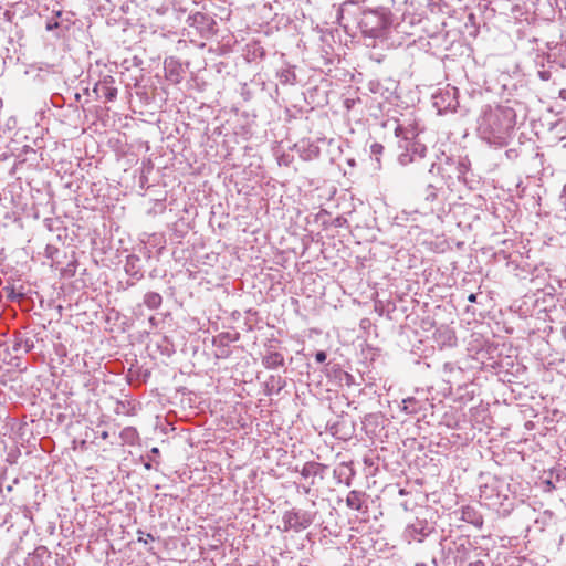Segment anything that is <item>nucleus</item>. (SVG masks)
<instances>
[{
  "label": "nucleus",
  "mask_w": 566,
  "mask_h": 566,
  "mask_svg": "<svg viewBox=\"0 0 566 566\" xmlns=\"http://www.w3.org/2000/svg\"><path fill=\"white\" fill-rule=\"evenodd\" d=\"M114 78L111 75H107L95 85L94 92L102 96L105 101L112 102L117 97L118 93L117 88L114 86Z\"/></svg>",
  "instance_id": "1"
},
{
  "label": "nucleus",
  "mask_w": 566,
  "mask_h": 566,
  "mask_svg": "<svg viewBox=\"0 0 566 566\" xmlns=\"http://www.w3.org/2000/svg\"><path fill=\"white\" fill-rule=\"evenodd\" d=\"M366 494L360 491L353 490L346 496V505L350 510L359 511L365 504Z\"/></svg>",
  "instance_id": "2"
},
{
  "label": "nucleus",
  "mask_w": 566,
  "mask_h": 566,
  "mask_svg": "<svg viewBox=\"0 0 566 566\" xmlns=\"http://www.w3.org/2000/svg\"><path fill=\"white\" fill-rule=\"evenodd\" d=\"M284 358L280 353H269L263 357V365L268 368H275L283 365Z\"/></svg>",
  "instance_id": "3"
},
{
  "label": "nucleus",
  "mask_w": 566,
  "mask_h": 566,
  "mask_svg": "<svg viewBox=\"0 0 566 566\" xmlns=\"http://www.w3.org/2000/svg\"><path fill=\"white\" fill-rule=\"evenodd\" d=\"M297 514L294 513V512H287L284 516V521H285V528H296V523H297Z\"/></svg>",
  "instance_id": "4"
},
{
  "label": "nucleus",
  "mask_w": 566,
  "mask_h": 566,
  "mask_svg": "<svg viewBox=\"0 0 566 566\" xmlns=\"http://www.w3.org/2000/svg\"><path fill=\"white\" fill-rule=\"evenodd\" d=\"M384 149H385L384 146L379 143H374L370 147V151L375 156L376 161L378 163L379 166H380V156L382 155Z\"/></svg>",
  "instance_id": "5"
},
{
  "label": "nucleus",
  "mask_w": 566,
  "mask_h": 566,
  "mask_svg": "<svg viewBox=\"0 0 566 566\" xmlns=\"http://www.w3.org/2000/svg\"><path fill=\"white\" fill-rule=\"evenodd\" d=\"M146 302L149 306L157 307L161 303V297L159 294L153 293L147 295Z\"/></svg>",
  "instance_id": "6"
},
{
  "label": "nucleus",
  "mask_w": 566,
  "mask_h": 566,
  "mask_svg": "<svg viewBox=\"0 0 566 566\" xmlns=\"http://www.w3.org/2000/svg\"><path fill=\"white\" fill-rule=\"evenodd\" d=\"M138 542L139 543H143V544H147L149 541H154V536L148 533V534H144L142 531H138Z\"/></svg>",
  "instance_id": "7"
},
{
  "label": "nucleus",
  "mask_w": 566,
  "mask_h": 566,
  "mask_svg": "<svg viewBox=\"0 0 566 566\" xmlns=\"http://www.w3.org/2000/svg\"><path fill=\"white\" fill-rule=\"evenodd\" d=\"M326 353L325 352H317L315 355V359L317 363H324L326 360Z\"/></svg>",
  "instance_id": "8"
},
{
  "label": "nucleus",
  "mask_w": 566,
  "mask_h": 566,
  "mask_svg": "<svg viewBox=\"0 0 566 566\" xmlns=\"http://www.w3.org/2000/svg\"><path fill=\"white\" fill-rule=\"evenodd\" d=\"M468 301H469L470 303H475V302H476V295H475V294H470V295L468 296Z\"/></svg>",
  "instance_id": "9"
},
{
  "label": "nucleus",
  "mask_w": 566,
  "mask_h": 566,
  "mask_svg": "<svg viewBox=\"0 0 566 566\" xmlns=\"http://www.w3.org/2000/svg\"><path fill=\"white\" fill-rule=\"evenodd\" d=\"M468 566H484V564L481 560H476V562L470 563Z\"/></svg>",
  "instance_id": "10"
},
{
  "label": "nucleus",
  "mask_w": 566,
  "mask_h": 566,
  "mask_svg": "<svg viewBox=\"0 0 566 566\" xmlns=\"http://www.w3.org/2000/svg\"><path fill=\"white\" fill-rule=\"evenodd\" d=\"M107 437H108V433H107L106 431H104V432L102 433V438H103V439H106Z\"/></svg>",
  "instance_id": "11"
}]
</instances>
